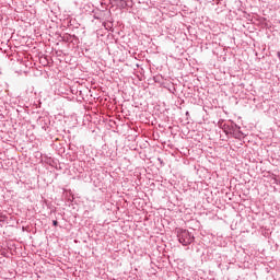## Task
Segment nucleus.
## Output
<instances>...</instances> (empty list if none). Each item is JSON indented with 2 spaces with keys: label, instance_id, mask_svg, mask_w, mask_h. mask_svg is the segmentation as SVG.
Segmentation results:
<instances>
[{
  "label": "nucleus",
  "instance_id": "obj_1",
  "mask_svg": "<svg viewBox=\"0 0 280 280\" xmlns=\"http://www.w3.org/2000/svg\"><path fill=\"white\" fill-rule=\"evenodd\" d=\"M177 240L183 246H189L195 240L194 234L189 233L187 230H177Z\"/></svg>",
  "mask_w": 280,
  "mask_h": 280
},
{
  "label": "nucleus",
  "instance_id": "obj_2",
  "mask_svg": "<svg viewBox=\"0 0 280 280\" xmlns=\"http://www.w3.org/2000/svg\"><path fill=\"white\" fill-rule=\"evenodd\" d=\"M52 224L56 226L58 224V222L56 220H54Z\"/></svg>",
  "mask_w": 280,
  "mask_h": 280
},
{
  "label": "nucleus",
  "instance_id": "obj_3",
  "mask_svg": "<svg viewBox=\"0 0 280 280\" xmlns=\"http://www.w3.org/2000/svg\"><path fill=\"white\" fill-rule=\"evenodd\" d=\"M137 77L139 78V80H143L141 75L137 74Z\"/></svg>",
  "mask_w": 280,
  "mask_h": 280
},
{
  "label": "nucleus",
  "instance_id": "obj_4",
  "mask_svg": "<svg viewBox=\"0 0 280 280\" xmlns=\"http://www.w3.org/2000/svg\"><path fill=\"white\" fill-rule=\"evenodd\" d=\"M278 58L280 59V52H278Z\"/></svg>",
  "mask_w": 280,
  "mask_h": 280
}]
</instances>
